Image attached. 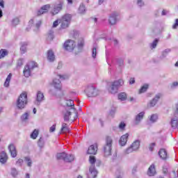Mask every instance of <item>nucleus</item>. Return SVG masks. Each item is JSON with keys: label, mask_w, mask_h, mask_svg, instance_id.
I'll return each mask as SVG.
<instances>
[{"label": "nucleus", "mask_w": 178, "mask_h": 178, "mask_svg": "<svg viewBox=\"0 0 178 178\" xmlns=\"http://www.w3.org/2000/svg\"><path fill=\"white\" fill-rule=\"evenodd\" d=\"M16 164L18 165V166H22V165H23V159H19L17 161Z\"/></svg>", "instance_id": "nucleus-55"}, {"label": "nucleus", "mask_w": 178, "mask_h": 178, "mask_svg": "<svg viewBox=\"0 0 178 178\" xmlns=\"http://www.w3.org/2000/svg\"><path fill=\"white\" fill-rule=\"evenodd\" d=\"M171 127L172 129H177L178 127V120L176 118H174L171 120Z\"/></svg>", "instance_id": "nucleus-30"}, {"label": "nucleus", "mask_w": 178, "mask_h": 178, "mask_svg": "<svg viewBox=\"0 0 178 178\" xmlns=\"http://www.w3.org/2000/svg\"><path fill=\"white\" fill-rule=\"evenodd\" d=\"M97 149L98 147L97 145H92L88 147V154L90 155H95V154H97Z\"/></svg>", "instance_id": "nucleus-19"}, {"label": "nucleus", "mask_w": 178, "mask_h": 178, "mask_svg": "<svg viewBox=\"0 0 178 178\" xmlns=\"http://www.w3.org/2000/svg\"><path fill=\"white\" fill-rule=\"evenodd\" d=\"M134 83H136V79H134V78H131L129 79V84H134Z\"/></svg>", "instance_id": "nucleus-60"}, {"label": "nucleus", "mask_w": 178, "mask_h": 178, "mask_svg": "<svg viewBox=\"0 0 178 178\" xmlns=\"http://www.w3.org/2000/svg\"><path fill=\"white\" fill-rule=\"evenodd\" d=\"M56 130V124H53L49 129V133H54Z\"/></svg>", "instance_id": "nucleus-51"}, {"label": "nucleus", "mask_w": 178, "mask_h": 178, "mask_svg": "<svg viewBox=\"0 0 178 178\" xmlns=\"http://www.w3.org/2000/svg\"><path fill=\"white\" fill-rule=\"evenodd\" d=\"M63 65V64L62 63V62H59L57 66V69H62V66Z\"/></svg>", "instance_id": "nucleus-61"}, {"label": "nucleus", "mask_w": 178, "mask_h": 178, "mask_svg": "<svg viewBox=\"0 0 178 178\" xmlns=\"http://www.w3.org/2000/svg\"><path fill=\"white\" fill-rule=\"evenodd\" d=\"M9 55V51L6 49H0V59H3L5 56H8Z\"/></svg>", "instance_id": "nucleus-25"}, {"label": "nucleus", "mask_w": 178, "mask_h": 178, "mask_svg": "<svg viewBox=\"0 0 178 178\" xmlns=\"http://www.w3.org/2000/svg\"><path fill=\"white\" fill-rule=\"evenodd\" d=\"M59 79H61L62 80H66V79H69V76H67V75H58V79H54L53 80L52 86L58 91L60 90L61 88H62V85L60 84V80H59Z\"/></svg>", "instance_id": "nucleus-8"}, {"label": "nucleus", "mask_w": 178, "mask_h": 178, "mask_svg": "<svg viewBox=\"0 0 178 178\" xmlns=\"http://www.w3.org/2000/svg\"><path fill=\"white\" fill-rule=\"evenodd\" d=\"M37 137H38V130L35 129L31 134V138L35 140V138H37Z\"/></svg>", "instance_id": "nucleus-40"}, {"label": "nucleus", "mask_w": 178, "mask_h": 178, "mask_svg": "<svg viewBox=\"0 0 178 178\" xmlns=\"http://www.w3.org/2000/svg\"><path fill=\"white\" fill-rule=\"evenodd\" d=\"M112 144H113L112 138L111 136H107L106 138V144L103 147L104 156H109L112 155Z\"/></svg>", "instance_id": "nucleus-3"}, {"label": "nucleus", "mask_w": 178, "mask_h": 178, "mask_svg": "<svg viewBox=\"0 0 178 178\" xmlns=\"http://www.w3.org/2000/svg\"><path fill=\"white\" fill-rule=\"evenodd\" d=\"M162 97V94L161 93H158L157 95H156V96L154 97V98H153L149 103V106L150 108H152L154 106H155L158 102V101H159V99H161V97Z\"/></svg>", "instance_id": "nucleus-14"}, {"label": "nucleus", "mask_w": 178, "mask_h": 178, "mask_svg": "<svg viewBox=\"0 0 178 178\" xmlns=\"http://www.w3.org/2000/svg\"><path fill=\"white\" fill-rule=\"evenodd\" d=\"M19 23H20V20L19 19V18L15 17L12 20V24L13 26H17V24H19Z\"/></svg>", "instance_id": "nucleus-43"}, {"label": "nucleus", "mask_w": 178, "mask_h": 178, "mask_svg": "<svg viewBox=\"0 0 178 178\" xmlns=\"http://www.w3.org/2000/svg\"><path fill=\"white\" fill-rule=\"evenodd\" d=\"M170 178H178V173L177 171H172L170 173Z\"/></svg>", "instance_id": "nucleus-45"}, {"label": "nucleus", "mask_w": 178, "mask_h": 178, "mask_svg": "<svg viewBox=\"0 0 178 178\" xmlns=\"http://www.w3.org/2000/svg\"><path fill=\"white\" fill-rule=\"evenodd\" d=\"M7 161H8V154H6V152H1L0 153L1 163H6Z\"/></svg>", "instance_id": "nucleus-23"}, {"label": "nucleus", "mask_w": 178, "mask_h": 178, "mask_svg": "<svg viewBox=\"0 0 178 178\" xmlns=\"http://www.w3.org/2000/svg\"><path fill=\"white\" fill-rule=\"evenodd\" d=\"M148 176H155L156 175V170H155V165L152 164L147 170Z\"/></svg>", "instance_id": "nucleus-21"}, {"label": "nucleus", "mask_w": 178, "mask_h": 178, "mask_svg": "<svg viewBox=\"0 0 178 178\" xmlns=\"http://www.w3.org/2000/svg\"><path fill=\"white\" fill-rule=\"evenodd\" d=\"M144 115H145V113L143 111L139 113L135 118V124H139L140 122L144 118Z\"/></svg>", "instance_id": "nucleus-20"}, {"label": "nucleus", "mask_w": 178, "mask_h": 178, "mask_svg": "<svg viewBox=\"0 0 178 178\" xmlns=\"http://www.w3.org/2000/svg\"><path fill=\"white\" fill-rule=\"evenodd\" d=\"M126 127V123L122 122L119 124V129L120 130H124V128Z\"/></svg>", "instance_id": "nucleus-47"}, {"label": "nucleus", "mask_w": 178, "mask_h": 178, "mask_svg": "<svg viewBox=\"0 0 178 178\" xmlns=\"http://www.w3.org/2000/svg\"><path fill=\"white\" fill-rule=\"evenodd\" d=\"M70 129H69V127H65V129L61 128L62 133H69Z\"/></svg>", "instance_id": "nucleus-53"}, {"label": "nucleus", "mask_w": 178, "mask_h": 178, "mask_svg": "<svg viewBox=\"0 0 178 178\" xmlns=\"http://www.w3.org/2000/svg\"><path fill=\"white\" fill-rule=\"evenodd\" d=\"M38 145L40 148H44V145H45V139H44L42 137H40L38 141Z\"/></svg>", "instance_id": "nucleus-32"}, {"label": "nucleus", "mask_w": 178, "mask_h": 178, "mask_svg": "<svg viewBox=\"0 0 178 178\" xmlns=\"http://www.w3.org/2000/svg\"><path fill=\"white\" fill-rule=\"evenodd\" d=\"M72 22V15L69 14L64 15L60 19L59 23L60 24V29H65L70 26Z\"/></svg>", "instance_id": "nucleus-6"}, {"label": "nucleus", "mask_w": 178, "mask_h": 178, "mask_svg": "<svg viewBox=\"0 0 178 178\" xmlns=\"http://www.w3.org/2000/svg\"><path fill=\"white\" fill-rule=\"evenodd\" d=\"M148 84L145 83L144 84L141 88L139 90V94H143V92H145V91H147V90H148Z\"/></svg>", "instance_id": "nucleus-37"}, {"label": "nucleus", "mask_w": 178, "mask_h": 178, "mask_svg": "<svg viewBox=\"0 0 178 178\" xmlns=\"http://www.w3.org/2000/svg\"><path fill=\"white\" fill-rule=\"evenodd\" d=\"M137 3L138 6H144V2L143 1V0H138Z\"/></svg>", "instance_id": "nucleus-58"}, {"label": "nucleus", "mask_w": 178, "mask_h": 178, "mask_svg": "<svg viewBox=\"0 0 178 178\" xmlns=\"http://www.w3.org/2000/svg\"><path fill=\"white\" fill-rule=\"evenodd\" d=\"M29 118L30 112L27 111L21 115L20 119L22 122H26V120H29Z\"/></svg>", "instance_id": "nucleus-27"}, {"label": "nucleus", "mask_w": 178, "mask_h": 178, "mask_svg": "<svg viewBox=\"0 0 178 178\" xmlns=\"http://www.w3.org/2000/svg\"><path fill=\"white\" fill-rule=\"evenodd\" d=\"M76 47V43L72 40H68L64 43V48L66 51H73Z\"/></svg>", "instance_id": "nucleus-11"}, {"label": "nucleus", "mask_w": 178, "mask_h": 178, "mask_svg": "<svg viewBox=\"0 0 178 178\" xmlns=\"http://www.w3.org/2000/svg\"><path fill=\"white\" fill-rule=\"evenodd\" d=\"M41 19H37V17H34L33 19H31L29 21V24H33V27H35L36 30H38L40 29V26H41Z\"/></svg>", "instance_id": "nucleus-16"}, {"label": "nucleus", "mask_w": 178, "mask_h": 178, "mask_svg": "<svg viewBox=\"0 0 178 178\" xmlns=\"http://www.w3.org/2000/svg\"><path fill=\"white\" fill-rule=\"evenodd\" d=\"M92 58H95L97 56V47H93L92 53Z\"/></svg>", "instance_id": "nucleus-50"}, {"label": "nucleus", "mask_w": 178, "mask_h": 178, "mask_svg": "<svg viewBox=\"0 0 178 178\" xmlns=\"http://www.w3.org/2000/svg\"><path fill=\"white\" fill-rule=\"evenodd\" d=\"M56 158L65 162H73V161H74V156L73 154H67L65 152L57 154Z\"/></svg>", "instance_id": "nucleus-9"}, {"label": "nucleus", "mask_w": 178, "mask_h": 178, "mask_svg": "<svg viewBox=\"0 0 178 178\" xmlns=\"http://www.w3.org/2000/svg\"><path fill=\"white\" fill-rule=\"evenodd\" d=\"M159 40L158 39H155L152 43L150 44V48L151 49H154L155 48H156V45H158V42H159Z\"/></svg>", "instance_id": "nucleus-41"}, {"label": "nucleus", "mask_w": 178, "mask_h": 178, "mask_svg": "<svg viewBox=\"0 0 178 178\" xmlns=\"http://www.w3.org/2000/svg\"><path fill=\"white\" fill-rule=\"evenodd\" d=\"M27 45H28L27 42H23L22 44V46L20 48V51L22 54H26V51H27Z\"/></svg>", "instance_id": "nucleus-34"}, {"label": "nucleus", "mask_w": 178, "mask_h": 178, "mask_svg": "<svg viewBox=\"0 0 178 178\" xmlns=\"http://www.w3.org/2000/svg\"><path fill=\"white\" fill-rule=\"evenodd\" d=\"M98 175V172L95 169V165H91L89 168V173L88 174V178H95Z\"/></svg>", "instance_id": "nucleus-13"}, {"label": "nucleus", "mask_w": 178, "mask_h": 178, "mask_svg": "<svg viewBox=\"0 0 178 178\" xmlns=\"http://www.w3.org/2000/svg\"><path fill=\"white\" fill-rule=\"evenodd\" d=\"M63 8V1L60 0L56 2L53 6V9L51 10V15L55 16V15H58L60 10H62Z\"/></svg>", "instance_id": "nucleus-10"}, {"label": "nucleus", "mask_w": 178, "mask_h": 178, "mask_svg": "<svg viewBox=\"0 0 178 178\" xmlns=\"http://www.w3.org/2000/svg\"><path fill=\"white\" fill-rule=\"evenodd\" d=\"M89 162L91 164V166H95V162H97V159L94 156H90L89 157Z\"/></svg>", "instance_id": "nucleus-38"}, {"label": "nucleus", "mask_w": 178, "mask_h": 178, "mask_svg": "<svg viewBox=\"0 0 178 178\" xmlns=\"http://www.w3.org/2000/svg\"><path fill=\"white\" fill-rule=\"evenodd\" d=\"M0 6L2 8V9L5 8V1H3V0H0Z\"/></svg>", "instance_id": "nucleus-59"}, {"label": "nucleus", "mask_w": 178, "mask_h": 178, "mask_svg": "<svg viewBox=\"0 0 178 178\" xmlns=\"http://www.w3.org/2000/svg\"><path fill=\"white\" fill-rule=\"evenodd\" d=\"M178 87V81H174L170 85V88L175 90V88Z\"/></svg>", "instance_id": "nucleus-46"}, {"label": "nucleus", "mask_w": 178, "mask_h": 178, "mask_svg": "<svg viewBox=\"0 0 178 178\" xmlns=\"http://www.w3.org/2000/svg\"><path fill=\"white\" fill-rule=\"evenodd\" d=\"M104 0H99V1H98L99 5H102V3H104Z\"/></svg>", "instance_id": "nucleus-63"}, {"label": "nucleus", "mask_w": 178, "mask_h": 178, "mask_svg": "<svg viewBox=\"0 0 178 178\" xmlns=\"http://www.w3.org/2000/svg\"><path fill=\"white\" fill-rule=\"evenodd\" d=\"M47 60L49 62H54L55 60V54L52 50L47 51Z\"/></svg>", "instance_id": "nucleus-24"}, {"label": "nucleus", "mask_w": 178, "mask_h": 178, "mask_svg": "<svg viewBox=\"0 0 178 178\" xmlns=\"http://www.w3.org/2000/svg\"><path fill=\"white\" fill-rule=\"evenodd\" d=\"M83 47H84V39L81 38L78 42V48L82 49Z\"/></svg>", "instance_id": "nucleus-42"}, {"label": "nucleus", "mask_w": 178, "mask_h": 178, "mask_svg": "<svg viewBox=\"0 0 178 178\" xmlns=\"http://www.w3.org/2000/svg\"><path fill=\"white\" fill-rule=\"evenodd\" d=\"M134 151V150L130 146L124 151V154H131V152H133Z\"/></svg>", "instance_id": "nucleus-49"}, {"label": "nucleus", "mask_w": 178, "mask_h": 178, "mask_svg": "<svg viewBox=\"0 0 178 178\" xmlns=\"http://www.w3.org/2000/svg\"><path fill=\"white\" fill-rule=\"evenodd\" d=\"M51 9V4H46L42 6L39 10H38L37 15L38 16H41V15H44L45 13H48Z\"/></svg>", "instance_id": "nucleus-12"}, {"label": "nucleus", "mask_w": 178, "mask_h": 178, "mask_svg": "<svg viewBox=\"0 0 178 178\" xmlns=\"http://www.w3.org/2000/svg\"><path fill=\"white\" fill-rule=\"evenodd\" d=\"M178 27V19H175V23L172 25V29L174 30H176V29H177Z\"/></svg>", "instance_id": "nucleus-54"}, {"label": "nucleus", "mask_w": 178, "mask_h": 178, "mask_svg": "<svg viewBox=\"0 0 178 178\" xmlns=\"http://www.w3.org/2000/svg\"><path fill=\"white\" fill-rule=\"evenodd\" d=\"M117 22H118V13H113L109 17L108 23L111 26H114V24H116Z\"/></svg>", "instance_id": "nucleus-17"}, {"label": "nucleus", "mask_w": 178, "mask_h": 178, "mask_svg": "<svg viewBox=\"0 0 178 178\" xmlns=\"http://www.w3.org/2000/svg\"><path fill=\"white\" fill-rule=\"evenodd\" d=\"M85 94L87 95V97H97V95H99V90L97 88L93 85H88L85 88Z\"/></svg>", "instance_id": "nucleus-5"}, {"label": "nucleus", "mask_w": 178, "mask_h": 178, "mask_svg": "<svg viewBox=\"0 0 178 178\" xmlns=\"http://www.w3.org/2000/svg\"><path fill=\"white\" fill-rule=\"evenodd\" d=\"M23 63H24V60L23 58H19L17 60V66H19V67L21 66H23Z\"/></svg>", "instance_id": "nucleus-48"}, {"label": "nucleus", "mask_w": 178, "mask_h": 178, "mask_svg": "<svg viewBox=\"0 0 178 178\" xmlns=\"http://www.w3.org/2000/svg\"><path fill=\"white\" fill-rule=\"evenodd\" d=\"M28 103L27 92H23L17 99V108L18 109H24Z\"/></svg>", "instance_id": "nucleus-2"}, {"label": "nucleus", "mask_w": 178, "mask_h": 178, "mask_svg": "<svg viewBox=\"0 0 178 178\" xmlns=\"http://www.w3.org/2000/svg\"><path fill=\"white\" fill-rule=\"evenodd\" d=\"M10 80H12V73H10L6 79V81L4 82V87H6V88L9 87V84H10Z\"/></svg>", "instance_id": "nucleus-29"}, {"label": "nucleus", "mask_w": 178, "mask_h": 178, "mask_svg": "<svg viewBox=\"0 0 178 178\" xmlns=\"http://www.w3.org/2000/svg\"><path fill=\"white\" fill-rule=\"evenodd\" d=\"M150 122L152 123H155L158 120V115L157 114H152L149 118Z\"/></svg>", "instance_id": "nucleus-39"}, {"label": "nucleus", "mask_w": 178, "mask_h": 178, "mask_svg": "<svg viewBox=\"0 0 178 178\" xmlns=\"http://www.w3.org/2000/svg\"><path fill=\"white\" fill-rule=\"evenodd\" d=\"M155 145H156L155 143H151L149 146V151L151 152L154 151V148L155 147Z\"/></svg>", "instance_id": "nucleus-52"}, {"label": "nucleus", "mask_w": 178, "mask_h": 178, "mask_svg": "<svg viewBox=\"0 0 178 178\" xmlns=\"http://www.w3.org/2000/svg\"><path fill=\"white\" fill-rule=\"evenodd\" d=\"M37 66H38L37 63L34 61L29 62L24 67V69L23 71L24 76L25 77H30L31 76V72H33V70L35 69Z\"/></svg>", "instance_id": "nucleus-7"}, {"label": "nucleus", "mask_w": 178, "mask_h": 178, "mask_svg": "<svg viewBox=\"0 0 178 178\" xmlns=\"http://www.w3.org/2000/svg\"><path fill=\"white\" fill-rule=\"evenodd\" d=\"M129 138V134H125L122 135L119 140V144L121 147H124L127 143V139Z\"/></svg>", "instance_id": "nucleus-18"}, {"label": "nucleus", "mask_w": 178, "mask_h": 178, "mask_svg": "<svg viewBox=\"0 0 178 178\" xmlns=\"http://www.w3.org/2000/svg\"><path fill=\"white\" fill-rule=\"evenodd\" d=\"M17 175H19L17 170H16V168H12L11 169V175L13 176V177H16V176H17Z\"/></svg>", "instance_id": "nucleus-44"}, {"label": "nucleus", "mask_w": 178, "mask_h": 178, "mask_svg": "<svg viewBox=\"0 0 178 178\" xmlns=\"http://www.w3.org/2000/svg\"><path fill=\"white\" fill-rule=\"evenodd\" d=\"M131 147L134 150L137 151L140 148V142L139 140H135L131 145Z\"/></svg>", "instance_id": "nucleus-31"}, {"label": "nucleus", "mask_w": 178, "mask_h": 178, "mask_svg": "<svg viewBox=\"0 0 178 178\" xmlns=\"http://www.w3.org/2000/svg\"><path fill=\"white\" fill-rule=\"evenodd\" d=\"M8 150L12 158H16V156H17V150H16V146L13 144H10L8 145Z\"/></svg>", "instance_id": "nucleus-15"}, {"label": "nucleus", "mask_w": 178, "mask_h": 178, "mask_svg": "<svg viewBox=\"0 0 178 178\" xmlns=\"http://www.w3.org/2000/svg\"><path fill=\"white\" fill-rule=\"evenodd\" d=\"M163 175H168V167L166 166L163 167Z\"/></svg>", "instance_id": "nucleus-56"}, {"label": "nucleus", "mask_w": 178, "mask_h": 178, "mask_svg": "<svg viewBox=\"0 0 178 178\" xmlns=\"http://www.w3.org/2000/svg\"><path fill=\"white\" fill-rule=\"evenodd\" d=\"M124 84V81L123 79H118L110 83V86L108 87V91L111 94H116L118 92V90H119V87H122Z\"/></svg>", "instance_id": "nucleus-4"}, {"label": "nucleus", "mask_w": 178, "mask_h": 178, "mask_svg": "<svg viewBox=\"0 0 178 178\" xmlns=\"http://www.w3.org/2000/svg\"><path fill=\"white\" fill-rule=\"evenodd\" d=\"M118 99L120 101H126L127 99V95L124 92H121L118 95Z\"/></svg>", "instance_id": "nucleus-36"}, {"label": "nucleus", "mask_w": 178, "mask_h": 178, "mask_svg": "<svg viewBox=\"0 0 178 178\" xmlns=\"http://www.w3.org/2000/svg\"><path fill=\"white\" fill-rule=\"evenodd\" d=\"M172 50L170 49H165L164 51L161 52V56H160L161 59H165Z\"/></svg>", "instance_id": "nucleus-28"}, {"label": "nucleus", "mask_w": 178, "mask_h": 178, "mask_svg": "<svg viewBox=\"0 0 178 178\" xmlns=\"http://www.w3.org/2000/svg\"><path fill=\"white\" fill-rule=\"evenodd\" d=\"M66 127H67V124H66V123H63L62 124V127H61V129H65V128H66Z\"/></svg>", "instance_id": "nucleus-62"}, {"label": "nucleus", "mask_w": 178, "mask_h": 178, "mask_svg": "<svg viewBox=\"0 0 178 178\" xmlns=\"http://www.w3.org/2000/svg\"><path fill=\"white\" fill-rule=\"evenodd\" d=\"M161 15L162 16H165L166 15V10H163Z\"/></svg>", "instance_id": "nucleus-64"}, {"label": "nucleus", "mask_w": 178, "mask_h": 178, "mask_svg": "<svg viewBox=\"0 0 178 178\" xmlns=\"http://www.w3.org/2000/svg\"><path fill=\"white\" fill-rule=\"evenodd\" d=\"M86 6L81 3L78 10L79 13H80L81 15H84V13H86Z\"/></svg>", "instance_id": "nucleus-33"}, {"label": "nucleus", "mask_w": 178, "mask_h": 178, "mask_svg": "<svg viewBox=\"0 0 178 178\" xmlns=\"http://www.w3.org/2000/svg\"><path fill=\"white\" fill-rule=\"evenodd\" d=\"M44 99V93H42L41 91H38L37 93V98H36L37 102H42Z\"/></svg>", "instance_id": "nucleus-26"}, {"label": "nucleus", "mask_w": 178, "mask_h": 178, "mask_svg": "<svg viewBox=\"0 0 178 178\" xmlns=\"http://www.w3.org/2000/svg\"><path fill=\"white\" fill-rule=\"evenodd\" d=\"M58 25H59V19L56 20L53 23V27H58Z\"/></svg>", "instance_id": "nucleus-57"}, {"label": "nucleus", "mask_w": 178, "mask_h": 178, "mask_svg": "<svg viewBox=\"0 0 178 178\" xmlns=\"http://www.w3.org/2000/svg\"><path fill=\"white\" fill-rule=\"evenodd\" d=\"M159 155L161 159H168V152L165 149H161L159 151Z\"/></svg>", "instance_id": "nucleus-22"}, {"label": "nucleus", "mask_w": 178, "mask_h": 178, "mask_svg": "<svg viewBox=\"0 0 178 178\" xmlns=\"http://www.w3.org/2000/svg\"><path fill=\"white\" fill-rule=\"evenodd\" d=\"M24 161L26 162V165L29 168H31L33 165V161H31V158L29 156H26L24 157Z\"/></svg>", "instance_id": "nucleus-35"}, {"label": "nucleus", "mask_w": 178, "mask_h": 178, "mask_svg": "<svg viewBox=\"0 0 178 178\" xmlns=\"http://www.w3.org/2000/svg\"><path fill=\"white\" fill-rule=\"evenodd\" d=\"M64 105L66 106L63 111L65 122H74L77 119V111L74 108V102L72 99H66L64 102Z\"/></svg>", "instance_id": "nucleus-1"}]
</instances>
